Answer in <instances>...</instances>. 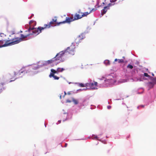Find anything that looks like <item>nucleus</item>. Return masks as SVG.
Listing matches in <instances>:
<instances>
[{
    "mask_svg": "<svg viewBox=\"0 0 156 156\" xmlns=\"http://www.w3.org/2000/svg\"><path fill=\"white\" fill-rule=\"evenodd\" d=\"M72 100L73 101L75 105H77L78 103V101L77 100L75 99L74 98H72Z\"/></svg>",
    "mask_w": 156,
    "mask_h": 156,
    "instance_id": "nucleus-17",
    "label": "nucleus"
},
{
    "mask_svg": "<svg viewBox=\"0 0 156 156\" xmlns=\"http://www.w3.org/2000/svg\"><path fill=\"white\" fill-rule=\"evenodd\" d=\"M58 122H61V121H59Z\"/></svg>",
    "mask_w": 156,
    "mask_h": 156,
    "instance_id": "nucleus-44",
    "label": "nucleus"
},
{
    "mask_svg": "<svg viewBox=\"0 0 156 156\" xmlns=\"http://www.w3.org/2000/svg\"><path fill=\"white\" fill-rule=\"evenodd\" d=\"M44 64H45V65H47V64H48L49 63V61H48L47 62H44Z\"/></svg>",
    "mask_w": 156,
    "mask_h": 156,
    "instance_id": "nucleus-26",
    "label": "nucleus"
},
{
    "mask_svg": "<svg viewBox=\"0 0 156 156\" xmlns=\"http://www.w3.org/2000/svg\"><path fill=\"white\" fill-rule=\"evenodd\" d=\"M83 39L81 38L80 36H79L78 37H77L75 40V43L76 44H78L80 42V41Z\"/></svg>",
    "mask_w": 156,
    "mask_h": 156,
    "instance_id": "nucleus-10",
    "label": "nucleus"
},
{
    "mask_svg": "<svg viewBox=\"0 0 156 156\" xmlns=\"http://www.w3.org/2000/svg\"><path fill=\"white\" fill-rule=\"evenodd\" d=\"M98 83L96 82H94V83H87V86H89L90 87H91L92 88H94L95 89V88L94 87H95L97 86Z\"/></svg>",
    "mask_w": 156,
    "mask_h": 156,
    "instance_id": "nucleus-8",
    "label": "nucleus"
},
{
    "mask_svg": "<svg viewBox=\"0 0 156 156\" xmlns=\"http://www.w3.org/2000/svg\"><path fill=\"white\" fill-rule=\"evenodd\" d=\"M117 1V0H110V2H116V1Z\"/></svg>",
    "mask_w": 156,
    "mask_h": 156,
    "instance_id": "nucleus-27",
    "label": "nucleus"
},
{
    "mask_svg": "<svg viewBox=\"0 0 156 156\" xmlns=\"http://www.w3.org/2000/svg\"><path fill=\"white\" fill-rule=\"evenodd\" d=\"M94 138L96 139H98V137L97 136H94Z\"/></svg>",
    "mask_w": 156,
    "mask_h": 156,
    "instance_id": "nucleus-33",
    "label": "nucleus"
},
{
    "mask_svg": "<svg viewBox=\"0 0 156 156\" xmlns=\"http://www.w3.org/2000/svg\"><path fill=\"white\" fill-rule=\"evenodd\" d=\"M127 68L132 69L133 68V66L132 65L129 64L127 66Z\"/></svg>",
    "mask_w": 156,
    "mask_h": 156,
    "instance_id": "nucleus-21",
    "label": "nucleus"
},
{
    "mask_svg": "<svg viewBox=\"0 0 156 156\" xmlns=\"http://www.w3.org/2000/svg\"><path fill=\"white\" fill-rule=\"evenodd\" d=\"M104 62L105 64L107 65H109L110 64L109 61L108 60H105Z\"/></svg>",
    "mask_w": 156,
    "mask_h": 156,
    "instance_id": "nucleus-20",
    "label": "nucleus"
},
{
    "mask_svg": "<svg viewBox=\"0 0 156 156\" xmlns=\"http://www.w3.org/2000/svg\"><path fill=\"white\" fill-rule=\"evenodd\" d=\"M66 51H62L57 53L55 56L49 60V63L55 60H58L60 62H63L65 60L66 58Z\"/></svg>",
    "mask_w": 156,
    "mask_h": 156,
    "instance_id": "nucleus-3",
    "label": "nucleus"
},
{
    "mask_svg": "<svg viewBox=\"0 0 156 156\" xmlns=\"http://www.w3.org/2000/svg\"><path fill=\"white\" fill-rule=\"evenodd\" d=\"M99 2H97V5H99Z\"/></svg>",
    "mask_w": 156,
    "mask_h": 156,
    "instance_id": "nucleus-37",
    "label": "nucleus"
},
{
    "mask_svg": "<svg viewBox=\"0 0 156 156\" xmlns=\"http://www.w3.org/2000/svg\"><path fill=\"white\" fill-rule=\"evenodd\" d=\"M151 80L153 81V83L154 84H156V77L153 78L152 77H150Z\"/></svg>",
    "mask_w": 156,
    "mask_h": 156,
    "instance_id": "nucleus-16",
    "label": "nucleus"
},
{
    "mask_svg": "<svg viewBox=\"0 0 156 156\" xmlns=\"http://www.w3.org/2000/svg\"><path fill=\"white\" fill-rule=\"evenodd\" d=\"M73 17V16H72L70 17L66 18V20L65 21L58 23H57V25H59L61 24L65 23H70L71 22L74 21Z\"/></svg>",
    "mask_w": 156,
    "mask_h": 156,
    "instance_id": "nucleus-7",
    "label": "nucleus"
},
{
    "mask_svg": "<svg viewBox=\"0 0 156 156\" xmlns=\"http://www.w3.org/2000/svg\"><path fill=\"white\" fill-rule=\"evenodd\" d=\"M108 9H109V6L105 7L104 9L102 10V15H103L105 14Z\"/></svg>",
    "mask_w": 156,
    "mask_h": 156,
    "instance_id": "nucleus-11",
    "label": "nucleus"
},
{
    "mask_svg": "<svg viewBox=\"0 0 156 156\" xmlns=\"http://www.w3.org/2000/svg\"><path fill=\"white\" fill-rule=\"evenodd\" d=\"M118 60V59H117V58H115V62H116V61H117Z\"/></svg>",
    "mask_w": 156,
    "mask_h": 156,
    "instance_id": "nucleus-36",
    "label": "nucleus"
},
{
    "mask_svg": "<svg viewBox=\"0 0 156 156\" xmlns=\"http://www.w3.org/2000/svg\"><path fill=\"white\" fill-rule=\"evenodd\" d=\"M64 95L63 96V97L64 98L66 94V92L65 91L64 92Z\"/></svg>",
    "mask_w": 156,
    "mask_h": 156,
    "instance_id": "nucleus-31",
    "label": "nucleus"
},
{
    "mask_svg": "<svg viewBox=\"0 0 156 156\" xmlns=\"http://www.w3.org/2000/svg\"><path fill=\"white\" fill-rule=\"evenodd\" d=\"M75 48L74 46L73 45H71L70 47H68L66 50H64V51H66V55L68 53L71 55H74L75 53Z\"/></svg>",
    "mask_w": 156,
    "mask_h": 156,
    "instance_id": "nucleus-5",
    "label": "nucleus"
},
{
    "mask_svg": "<svg viewBox=\"0 0 156 156\" xmlns=\"http://www.w3.org/2000/svg\"><path fill=\"white\" fill-rule=\"evenodd\" d=\"M79 86L80 87H85L84 85L82 83H79Z\"/></svg>",
    "mask_w": 156,
    "mask_h": 156,
    "instance_id": "nucleus-24",
    "label": "nucleus"
},
{
    "mask_svg": "<svg viewBox=\"0 0 156 156\" xmlns=\"http://www.w3.org/2000/svg\"><path fill=\"white\" fill-rule=\"evenodd\" d=\"M67 145V144H65V147H66Z\"/></svg>",
    "mask_w": 156,
    "mask_h": 156,
    "instance_id": "nucleus-38",
    "label": "nucleus"
},
{
    "mask_svg": "<svg viewBox=\"0 0 156 156\" xmlns=\"http://www.w3.org/2000/svg\"><path fill=\"white\" fill-rule=\"evenodd\" d=\"M152 76H154V73H152Z\"/></svg>",
    "mask_w": 156,
    "mask_h": 156,
    "instance_id": "nucleus-39",
    "label": "nucleus"
},
{
    "mask_svg": "<svg viewBox=\"0 0 156 156\" xmlns=\"http://www.w3.org/2000/svg\"><path fill=\"white\" fill-rule=\"evenodd\" d=\"M2 86H0V93L1 92Z\"/></svg>",
    "mask_w": 156,
    "mask_h": 156,
    "instance_id": "nucleus-30",
    "label": "nucleus"
},
{
    "mask_svg": "<svg viewBox=\"0 0 156 156\" xmlns=\"http://www.w3.org/2000/svg\"><path fill=\"white\" fill-rule=\"evenodd\" d=\"M102 4L103 5H104L105 4V3L104 2H103Z\"/></svg>",
    "mask_w": 156,
    "mask_h": 156,
    "instance_id": "nucleus-42",
    "label": "nucleus"
},
{
    "mask_svg": "<svg viewBox=\"0 0 156 156\" xmlns=\"http://www.w3.org/2000/svg\"><path fill=\"white\" fill-rule=\"evenodd\" d=\"M31 17H32V16H31L30 17V18H30H30H31Z\"/></svg>",
    "mask_w": 156,
    "mask_h": 156,
    "instance_id": "nucleus-43",
    "label": "nucleus"
},
{
    "mask_svg": "<svg viewBox=\"0 0 156 156\" xmlns=\"http://www.w3.org/2000/svg\"><path fill=\"white\" fill-rule=\"evenodd\" d=\"M12 39L8 40H0V46H3V45L5 44H8L5 47L8 46L9 45H13V43H12Z\"/></svg>",
    "mask_w": 156,
    "mask_h": 156,
    "instance_id": "nucleus-6",
    "label": "nucleus"
},
{
    "mask_svg": "<svg viewBox=\"0 0 156 156\" xmlns=\"http://www.w3.org/2000/svg\"><path fill=\"white\" fill-rule=\"evenodd\" d=\"M126 114H127V115H129V112H127L126 113Z\"/></svg>",
    "mask_w": 156,
    "mask_h": 156,
    "instance_id": "nucleus-41",
    "label": "nucleus"
},
{
    "mask_svg": "<svg viewBox=\"0 0 156 156\" xmlns=\"http://www.w3.org/2000/svg\"><path fill=\"white\" fill-rule=\"evenodd\" d=\"M144 75L145 76L148 77L149 78H150V76L147 73H144Z\"/></svg>",
    "mask_w": 156,
    "mask_h": 156,
    "instance_id": "nucleus-22",
    "label": "nucleus"
},
{
    "mask_svg": "<svg viewBox=\"0 0 156 156\" xmlns=\"http://www.w3.org/2000/svg\"><path fill=\"white\" fill-rule=\"evenodd\" d=\"M71 91L68 92L67 94L68 95H70L71 94Z\"/></svg>",
    "mask_w": 156,
    "mask_h": 156,
    "instance_id": "nucleus-28",
    "label": "nucleus"
},
{
    "mask_svg": "<svg viewBox=\"0 0 156 156\" xmlns=\"http://www.w3.org/2000/svg\"><path fill=\"white\" fill-rule=\"evenodd\" d=\"M95 10H96L94 9L93 8L92 9V10H90V11H91V12L92 11H95Z\"/></svg>",
    "mask_w": 156,
    "mask_h": 156,
    "instance_id": "nucleus-32",
    "label": "nucleus"
},
{
    "mask_svg": "<svg viewBox=\"0 0 156 156\" xmlns=\"http://www.w3.org/2000/svg\"><path fill=\"white\" fill-rule=\"evenodd\" d=\"M57 19L55 17L54 19L52 20V21L49 22V27H50V25L54 24L56 23Z\"/></svg>",
    "mask_w": 156,
    "mask_h": 156,
    "instance_id": "nucleus-13",
    "label": "nucleus"
},
{
    "mask_svg": "<svg viewBox=\"0 0 156 156\" xmlns=\"http://www.w3.org/2000/svg\"><path fill=\"white\" fill-rule=\"evenodd\" d=\"M40 66L38 65H34L29 67L25 68V69H22L19 71L14 72L13 73V76L12 78H11V79H13L11 80L10 82L15 80L17 78L20 77V76L22 73L25 74L26 73H28L30 75H34L39 72V69Z\"/></svg>",
    "mask_w": 156,
    "mask_h": 156,
    "instance_id": "nucleus-1",
    "label": "nucleus"
},
{
    "mask_svg": "<svg viewBox=\"0 0 156 156\" xmlns=\"http://www.w3.org/2000/svg\"><path fill=\"white\" fill-rule=\"evenodd\" d=\"M140 80V81H141V80H140H140Z\"/></svg>",
    "mask_w": 156,
    "mask_h": 156,
    "instance_id": "nucleus-45",
    "label": "nucleus"
},
{
    "mask_svg": "<svg viewBox=\"0 0 156 156\" xmlns=\"http://www.w3.org/2000/svg\"><path fill=\"white\" fill-rule=\"evenodd\" d=\"M66 102H69V103H70L71 102V101H70V100H66Z\"/></svg>",
    "mask_w": 156,
    "mask_h": 156,
    "instance_id": "nucleus-29",
    "label": "nucleus"
},
{
    "mask_svg": "<svg viewBox=\"0 0 156 156\" xmlns=\"http://www.w3.org/2000/svg\"><path fill=\"white\" fill-rule=\"evenodd\" d=\"M51 73H53L54 74L55 73H58V72L57 71V70H55L54 69H51Z\"/></svg>",
    "mask_w": 156,
    "mask_h": 156,
    "instance_id": "nucleus-18",
    "label": "nucleus"
},
{
    "mask_svg": "<svg viewBox=\"0 0 156 156\" xmlns=\"http://www.w3.org/2000/svg\"><path fill=\"white\" fill-rule=\"evenodd\" d=\"M65 70V69L63 68H58L57 69V71L58 73L59 72H62Z\"/></svg>",
    "mask_w": 156,
    "mask_h": 156,
    "instance_id": "nucleus-15",
    "label": "nucleus"
},
{
    "mask_svg": "<svg viewBox=\"0 0 156 156\" xmlns=\"http://www.w3.org/2000/svg\"><path fill=\"white\" fill-rule=\"evenodd\" d=\"M29 28L28 31L30 32L32 31V33L37 35L41 32L42 30L46 29L49 26V24L44 25V27H39L37 28H35L34 27L36 25V22L34 20H30L29 22Z\"/></svg>",
    "mask_w": 156,
    "mask_h": 156,
    "instance_id": "nucleus-2",
    "label": "nucleus"
},
{
    "mask_svg": "<svg viewBox=\"0 0 156 156\" xmlns=\"http://www.w3.org/2000/svg\"><path fill=\"white\" fill-rule=\"evenodd\" d=\"M112 5V4L111 3H109L108 4V6H109V7Z\"/></svg>",
    "mask_w": 156,
    "mask_h": 156,
    "instance_id": "nucleus-35",
    "label": "nucleus"
},
{
    "mask_svg": "<svg viewBox=\"0 0 156 156\" xmlns=\"http://www.w3.org/2000/svg\"><path fill=\"white\" fill-rule=\"evenodd\" d=\"M91 12V11H90L89 12H86L83 13L80 12V11H79L78 12V13H81V16H82V17L87 16Z\"/></svg>",
    "mask_w": 156,
    "mask_h": 156,
    "instance_id": "nucleus-12",
    "label": "nucleus"
},
{
    "mask_svg": "<svg viewBox=\"0 0 156 156\" xmlns=\"http://www.w3.org/2000/svg\"><path fill=\"white\" fill-rule=\"evenodd\" d=\"M108 109H110L111 108V106H108Z\"/></svg>",
    "mask_w": 156,
    "mask_h": 156,
    "instance_id": "nucleus-34",
    "label": "nucleus"
},
{
    "mask_svg": "<svg viewBox=\"0 0 156 156\" xmlns=\"http://www.w3.org/2000/svg\"><path fill=\"white\" fill-rule=\"evenodd\" d=\"M33 34H34L33 33H30L26 35L21 34V35L20 37H16L13 38L12 39V42L11 43L14 44H18L22 41L24 39L26 38L29 36Z\"/></svg>",
    "mask_w": 156,
    "mask_h": 156,
    "instance_id": "nucleus-4",
    "label": "nucleus"
},
{
    "mask_svg": "<svg viewBox=\"0 0 156 156\" xmlns=\"http://www.w3.org/2000/svg\"><path fill=\"white\" fill-rule=\"evenodd\" d=\"M118 61L119 63H123L124 62V60L122 59H119L118 60Z\"/></svg>",
    "mask_w": 156,
    "mask_h": 156,
    "instance_id": "nucleus-23",
    "label": "nucleus"
},
{
    "mask_svg": "<svg viewBox=\"0 0 156 156\" xmlns=\"http://www.w3.org/2000/svg\"><path fill=\"white\" fill-rule=\"evenodd\" d=\"M61 97H62V96L61 95L60 96V99H61Z\"/></svg>",
    "mask_w": 156,
    "mask_h": 156,
    "instance_id": "nucleus-40",
    "label": "nucleus"
},
{
    "mask_svg": "<svg viewBox=\"0 0 156 156\" xmlns=\"http://www.w3.org/2000/svg\"><path fill=\"white\" fill-rule=\"evenodd\" d=\"M154 83H152V82H149L148 83V86H149V87L150 88H152L154 86Z\"/></svg>",
    "mask_w": 156,
    "mask_h": 156,
    "instance_id": "nucleus-19",
    "label": "nucleus"
},
{
    "mask_svg": "<svg viewBox=\"0 0 156 156\" xmlns=\"http://www.w3.org/2000/svg\"><path fill=\"white\" fill-rule=\"evenodd\" d=\"M7 45H8V44H4V45H3V46H0V48L5 47Z\"/></svg>",
    "mask_w": 156,
    "mask_h": 156,
    "instance_id": "nucleus-25",
    "label": "nucleus"
},
{
    "mask_svg": "<svg viewBox=\"0 0 156 156\" xmlns=\"http://www.w3.org/2000/svg\"><path fill=\"white\" fill-rule=\"evenodd\" d=\"M79 14L80 13L78 14L76 13L75 14L73 17V20L74 21L80 19L82 18L81 15H80Z\"/></svg>",
    "mask_w": 156,
    "mask_h": 156,
    "instance_id": "nucleus-9",
    "label": "nucleus"
},
{
    "mask_svg": "<svg viewBox=\"0 0 156 156\" xmlns=\"http://www.w3.org/2000/svg\"><path fill=\"white\" fill-rule=\"evenodd\" d=\"M49 76L50 77H53L54 79L55 80H58L59 79V77L57 76H55L54 74L53 73H50L49 75Z\"/></svg>",
    "mask_w": 156,
    "mask_h": 156,
    "instance_id": "nucleus-14",
    "label": "nucleus"
}]
</instances>
